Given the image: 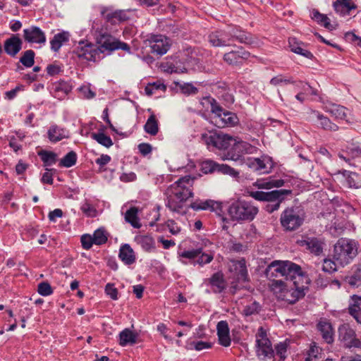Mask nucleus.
<instances>
[{"label": "nucleus", "mask_w": 361, "mask_h": 361, "mask_svg": "<svg viewBox=\"0 0 361 361\" xmlns=\"http://www.w3.org/2000/svg\"><path fill=\"white\" fill-rule=\"evenodd\" d=\"M310 279L306 273L296 275L286 282L282 280H272L270 288L276 298L288 304H295L305 295Z\"/></svg>", "instance_id": "f257e3e1"}, {"label": "nucleus", "mask_w": 361, "mask_h": 361, "mask_svg": "<svg viewBox=\"0 0 361 361\" xmlns=\"http://www.w3.org/2000/svg\"><path fill=\"white\" fill-rule=\"evenodd\" d=\"M195 177L185 176L169 185L165 192L166 207L172 212L185 213L187 201L193 197V184Z\"/></svg>", "instance_id": "f03ea898"}, {"label": "nucleus", "mask_w": 361, "mask_h": 361, "mask_svg": "<svg viewBox=\"0 0 361 361\" xmlns=\"http://www.w3.org/2000/svg\"><path fill=\"white\" fill-rule=\"evenodd\" d=\"M90 32L100 54L105 53L110 54L119 49L130 53V46L109 34L106 26L102 23L101 20L95 19L92 21Z\"/></svg>", "instance_id": "7ed1b4c3"}, {"label": "nucleus", "mask_w": 361, "mask_h": 361, "mask_svg": "<svg viewBox=\"0 0 361 361\" xmlns=\"http://www.w3.org/2000/svg\"><path fill=\"white\" fill-rule=\"evenodd\" d=\"M358 252V243L353 240L341 238L335 244L333 259L343 267L353 262Z\"/></svg>", "instance_id": "20e7f679"}, {"label": "nucleus", "mask_w": 361, "mask_h": 361, "mask_svg": "<svg viewBox=\"0 0 361 361\" xmlns=\"http://www.w3.org/2000/svg\"><path fill=\"white\" fill-rule=\"evenodd\" d=\"M304 273L299 265L290 261H274L266 269L268 277L283 276L286 281Z\"/></svg>", "instance_id": "39448f33"}, {"label": "nucleus", "mask_w": 361, "mask_h": 361, "mask_svg": "<svg viewBox=\"0 0 361 361\" xmlns=\"http://www.w3.org/2000/svg\"><path fill=\"white\" fill-rule=\"evenodd\" d=\"M227 212L233 221H252L258 213V208L249 202L238 200L229 204Z\"/></svg>", "instance_id": "423d86ee"}, {"label": "nucleus", "mask_w": 361, "mask_h": 361, "mask_svg": "<svg viewBox=\"0 0 361 361\" xmlns=\"http://www.w3.org/2000/svg\"><path fill=\"white\" fill-rule=\"evenodd\" d=\"M235 39L241 43H246L248 37L243 32H238L235 28L229 31L216 30L208 35V40L213 47L231 46L232 42Z\"/></svg>", "instance_id": "0eeeda50"}, {"label": "nucleus", "mask_w": 361, "mask_h": 361, "mask_svg": "<svg viewBox=\"0 0 361 361\" xmlns=\"http://www.w3.org/2000/svg\"><path fill=\"white\" fill-rule=\"evenodd\" d=\"M211 105V111L215 114L214 123L219 128L232 127L238 123V118L236 114L224 110L220 106L213 98H204Z\"/></svg>", "instance_id": "6e6552de"}, {"label": "nucleus", "mask_w": 361, "mask_h": 361, "mask_svg": "<svg viewBox=\"0 0 361 361\" xmlns=\"http://www.w3.org/2000/svg\"><path fill=\"white\" fill-rule=\"evenodd\" d=\"M202 141L209 149H226L232 145L235 141V137L223 133L209 132L201 135Z\"/></svg>", "instance_id": "1a4fd4ad"}, {"label": "nucleus", "mask_w": 361, "mask_h": 361, "mask_svg": "<svg viewBox=\"0 0 361 361\" xmlns=\"http://www.w3.org/2000/svg\"><path fill=\"white\" fill-rule=\"evenodd\" d=\"M256 353L259 359L262 361H274V351L262 327L258 329L256 334Z\"/></svg>", "instance_id": "9d476101"}, {"label": "nucleus", "mask_w": 361, "mask_h": 361, "mask_svg": "<svg viewBox=\"0 0 361 361\" xmlns=\"http://www.w3.org/2000/svg\"><path fill=\"white\" fill-rule=\"evenodd\" d=\"M231 146V151L227 153L224 159L242 163L243 154H252L256 151V147L247 142L241 140L237 137H235V141H233Z\"/></svg>", "instance_id": "9b49d317"}, {"label": "nucleus", "mask_w": 361, "mask_h": 361, "mask_svg": "<svg viewBox=\"0 0 361 361\" xmlns=\"http://www.w3.org/2000/svg\"><path fill=\"white\" fill-rule=\"evenodd\" d=\"M280 221L286 231H295L304 221L303 216L293 208L286 209L281 214Z\"/></svg>", "instance_id": "f8f14e48"}, {"label": "nucleus", "mask_w": 361, "mask_h": 361, "mask_svg": "<svg viewBox=\"0 0 361 361\" xmlns=\"http://www.w3.org/2000/svg\"><path fill=\"white\" fill-rule=\"evenodd\" d=\"M74 53L78 58L90 61H95L100 58L97 46L88 41H80Z\"/></svg>", "instance_id": "ddd939ff"}, {"label": "nucleus", "mask_w": 361, "mask_h": 361, "mask_svg": "<svg viewBox=\"0 0 361 361\" xmlns=\"http://www.w3.org/2000/svg\"><path fill=\"white\" fill-rule=\"evenodd\" d=\"M338 341L347 348H356L358 341L355 330L348 324L340 325L338 329Z\"/></svg>", "instance_id": "4468645a"}, {"label": "nucleus", "mask_w": 361, "mask_h": 361, "mask_svg": "<svg viewBox=\"0 0 361 361\" xmlns=\"http://www.w3.org/2000/svg\"><path fill=\"white\" fill-rule=\"evenodd\" d=\"M152 52L157 55L165 54L171 46V39L163 35H153L148 39Z\"/></svg>", "instance_id": "2eb2a0df"}, {"label": "nucleus", "mask_w": 361, "mask_h": 361, "mask_svg": "<svg viewBox=\"0 0 361 361\" xmlns=\"http://www.w3.org/2000/svg\"><path fill=\"white\" fill-rule=\"evenodd\" d=\"M245 164L250 169L259 173H268L273 167L271 158L265 156L260 158H249Z\"/></svg>", "instance_id": "dca6fc26"}, {"label": "nucleus", "mask_w": 361, "mask_h": 361, "mask_svg": "<svg viewBox=\"0 0 361 361\" xmlns=\"http://www.w3.org/2000/svg\"><path fill=\"white\" fill-rule=\"evenodd\" d=\"M308 114L309 120L324 130L336 131L338 130V126L336 123L331 122L328 117L319 111L310 109Z\"/></svg>", "instance_id": "f3484780"}, {"label": "nucleus", "mask_w": 361, "mask_h": 361, "mask_svg": "<svg viewBox=\"0 0 361 361\" xmlns=\"http://www.w3.org/2000/svg\"><path fill=\"white\" fill-rule=\"evenodd\" d=\"M250 53L243 48H238L237 50L231 51L224 55V61L230 66H239L243 63L249 56Z\"/></svg>", "instance_id": "a211bd4d"}, {"label": "nucleus", "mask_w": 361, "mask_h": 361, "mask_svg": "<svg viewBox=\"0 0 361 361\" xmlns=\"http://www.w3.org/2000/svg\"><path fill=\"white\" fill-rule=\"evenodd\" d=\"M249 195L258 201L274 202L276 199L280 198L282 194H289L290 190H276L270 192L262 191H248Z\"/></svg>", "instance_id": "6ab92c4d"}, {"label": "nucleus", "mask_w": 361, "mask_h": 361, "mask_svg": "<svg viewBox=\"0 0 361 361\" xmlns=\"http://www.w3.org/2000/svg\"><path fill=\"white\" fill-rule=\"evenodd\" d=\"M23 38L28 43L44 44L46 42L44 32L37 26H30L24 29Z\"/></svg>", "instance_id": "aec40b11"}, {"label": "nucleus", "mask_w": 361, "mask_h": 361, "mask_svg": "<svg viewBox=\"0 0 361 361\" xmlns=\"http://www.w3.org/2000/svg\"><path fill=\"white\" fill-rule=\"evenodd\" d=\"M230 271L233 272V276L238 282H245L248 281V274L246 267L245 260H233L231 262Z\"/></svg>", "instance_id": "412c9836"}, {"label": "nucleus", "mask_w": 361, "mask_h": 361, "mask_svg": "<svg viewBox=\"0 0 361 361\" xmlns=\"http://www.w3.org/2000/svg\"><path fill=\"white\" fill-rule=\"evenodd\" d=\"M23 45L22 39L16 35H13L4 42V47L5 52L11 57H15L21 50Z\"/></svg>", "instance_id": "4be33fe9"}, {"label": "nucleus", "mask_w": 361, "mask_h": 361, "mask_svg": "<svg viewBox=\"0 0 361 361\" xmlns=\"http://www.w3.org/2000/svg\"><path fill=\"white\" fill-rule=\"evenodd\" d=\"M204 283L210 286L212 291L215 293H221L226 287V283L221 272L214 274L211 278L205 280Z\"/></svg>", "instance_id": "5701e85b"}, {"label": "nucleus", "mask_w": 361, "mask_h": 361, "mask_svg": "<svg viewBox=\"0 0 361 361\" xmlns=\"http://www.w3.org/2000/svg\"><path fill=\"white\" fill-rule=\"evenodd\" d=\"M72 87L69 82L61 80L51 85V92L55 98L63 99L71 91Z\"/></svg>", "instance_id": "b1692460"}, {"label": "nucleus", "mask_w": 361, "mask_h": 361, "mask_svg": "<svg viewBox=\"0 0 361 361\" xmlns=\"http://www.w3.org/2000/svg\"><path fill=\"white\" fill-rule=\"evenodd\" d=\"M190 207L195 211L210 210L216 212L218 209H221V203L212 200H196L190 204Z\"/></svg>", "instance_id": "393cba45"}, {"label": "nucleus", "mask_w": 361, "mask_h": 361, "mask_svg": "<svg viewBox=\"0 0 361 361\" xmlns=\"http://www.w3.org/2000/svg\"><path fill=\"white\" fill-rule=\"evenodd\" d=\"M299 244L317 255L321 254L323 250V241L316 238H306L300 240Z\"/></svg>", "instance_id": "a878e982"}, {"label": "nucleus", "mask_w": 361, "mask_h": 361, "mask_svg": "<svg viewBox=\"0 0 361 361\" xmlns=\"http://www.w3.org/2000/svg\"><path fill=\"white\" fill-rule=\"evenodd\" d=\"M324 110L336 120H345L348 113L346 108L336 104H326L324 106Z\"/></svg>", "instance_id": "bb28decb"}, {"label": "nucleus", "mask_w": 361, "mask_h": 361, "mask_svg": "<svg viewBox=\"0 0 361 361\" xmlns=\"http://www.w3.org/2000/svg\"><path fill=\"white\" fill-rule=\"evenodd\" d=\"M217 335L219 343L224 346L228 347L231 345V338L229 335V328L227 322L220 321L216 326Z\"/></svg>", "instance_id": "cd10ccee"}, {"label": "nucleus", "mask_w": 361, "mask_h": 361, "mask_svg": "<svg viewBox=\"0 0 361 361\" xmlns=\"http://www.w3.org/2000/svg\"><path fill=\"white\" fill-rule=\"evenodd\" d=\"M348 310L350 314L359 324H361V296L353 295L349 300Z\"/></svg>", "instance_id": "c85d7f7f"}, {"label": "nucleus", "mask_w": 361, "mask_h": 361, "mask_svg": "<svg viewBox=\"0 0 361 361\" xmlns=\"http://www.w3.org/2000/svg\"><path fill=\"white\" fill-rule=\"evenodd\" d=\"M284 180L282 179H274L270 176L267 178L257 179L253 185L259 189L269 190L273 188H280L284 185Z\"/></svg>", "instance_id": "c756f323"}, {"label": "nucleus", "mask_w": 361, "mask_h": 361, "mask_svg": "<svg viewBox=\"0 0 361 361\" xmlns=\"http://www.w3.org/2000/svg\"><path fill=\"white\" fill-rule=\"evenodd\" d=\"M317 329L326 343H332L334 342V334L331 323L326 320H321L317 324Z\"/></svg>", "instance_id": "7c9ffc66"}, {"label": "nucleus", "mask_w": 361, "mask_h": 361, "mask_svg": "<svg viewBox=\"0 0 361 361\" xmlns=\"http://www.w3.org/2000/svg\"><path fill=\"white\" fill-rule=\"evenodd\" d=\"M288 44L291 51L297 54H300L307 59H311L313 58V54L303 47V43L297 40L295 38H289Z\"/></svg>", "instance_id": "2f4dec72"}, {"label": "nucleus", "mask_w": 361, "mask_h": 361, "mask_svg": "<svg viewBox=\"0 0 361 361\" xmlns=\"http://www.w3.org/2000/svg\"><path fill=\"white\" fill-rule=\"evenodd\" d=\"M135 241L146 252H152L155 250V242L150 235H137L135 237Z\"/></svg>", "instance_id": "473e14b6"}, {"label": "nucleus", "mask_w": 361, "mask_h": 361, "mask_svg": "<svg viewBox=\"0 0 361 361\" xmlns=\"http://www.w3.org/2000/svg\"><path fill=\"white\" fill-rule=\"evenodd\" d=\"M119 257L126 264H132L135 261V256L133 250L128 244L121 247Z\"/></svg>", "instance_id": "72a5a7b5"}, {"label": "nucleus", "mask_w": 361, "mask_h": 361, "mask_svg": "<svg viewBox=\"0 0 361 361\" xmlns=\"http://www.w3.org/2000/svg\"><path fill=\"white\" fill-rule=\"evenodd\" d=\"M47 134L48 138L52 142H59L68 137L67 131L56 125L51 126L49 128Z\"/></svg>", "instance_id": "f704fd0d"}, {"label": "nucleus", "mask_w": 361, "mask_h": 361, "mask_svg": "<svg viewBox=\"0 0 361 361\" xmlns=\"http://www.w3.org/2000/svg\"><path fill=\"white\" fill-rule=\"evenodd\" d=\"M137 334L129 329H125L119 334V344L122 346L133 345L137 342Z\"/></svg>", "instance_id": "c9c22d12"}, {"label": "nucleus", "mask_w": 361, "mask_h": 361, "mask_svg": "<svg viewBox=\"0 0 361 361\" xmlns=\"http://www.w3.org/2000/svg\"><path fill=\"white\" fill-rule=\"evenodd\" d=\"M69 38V34L67 32H62L55 35L51 40V49L54 51H58L62 44L67 42Z\"/></svg>", "instance_id": "e433bc0d"}, {"label": "nucleus", "mask_w": 361, "mask_h": 361, "mask_svg": "<svg viewBox=\"0 0 361 361\" xmlns=\"http://www.w3.org/2000/svg\"><path fill=\"white\" fill-rule=\"evenodd\" d=\"M311 17L325 28L333 30L334 26L331 24L330 19L324 14L319 13L317 10H313L311 13Z\"/></svg>", "instance_id": "4c0bfd02"}, {"label": "nucleus", "mask_w": 361, "mask_h": 361, "mask_svg": "<svg viewBox=\"0 0 361 361\" xmlns=\"http://www.w3.org/2000/svg\"><path fill=\"white\" fill-rule=\"evenodd\" d=\"M137 212L138 209L136 207H130L125 214V219L127 222L130 224L133 227L139 228L141 227V224L137 217Z\"/></svg>", "instance_id": "58836bf2"}, {"label": "nucleus", "mask_w": 361, "mask_h": 361, "mask_svg": "<svg viewBox=\"0 0 361 361\" xmlns=\"http://www.w3.org/2000/svg\"><path fill=\"white\" fill-rule=\"evenodd\" d=\"M145 131L151 135H156L159 131L158 121L154 114L151 115L144 126Z\"/></svg>", "instance_id": "ea45409f"}, {"label": "nucleus", "mask_w": 361, "mask_h": 361, "mask_svg": "<svg viewBox=\"0 0 361 361\" xmlns=\"http://www.w3.org/2000/svg\"><path fill=\"white\" fill-rule=\"evenodd\" d=\"M333 6L335 11L340 14H345L355 8L348 0H336Z\"/></svg>", "instance_id": "a19ab883"}, {"label": "nucleus", "mask_w": 361, "mask_h": 361, "mask_svg": "<svg viewBox=\"0 0 361 361\" xmlns=\"http://www.w3.org/2000/svg\"><path fill=\"white\" fill-rule=\"evenodd\" d=\"M100 13L102 17L107 23H110L111 24H116L121 23V21L118 20V18L117 17L116 11H113L109 8L102 7L100 10Z\"/></svg>", "instance_id": "79ce46f5"}, {"label": "nucleus", "mask_w": 361, "mask_h": 361, "mask_svg": "<svg viewBox=\"0 0 361 361\" xmlns=\"http://www.w3.org/2000/svg\"><path fill=\"white\" fill-rule=\"evenodd\" d=\"M108 233L103 228L97 229L93 233V240L95 245H103L106 243L108 240Z\"/></svg>", "instance_id": "37998d69"}, {"label": "nucleus", "mask_w": 361, "mask_h": 361, "mask_svg": "<svg viewBox=\"0 0 361 361\" xmlns=\"http://www.w3.org/2000/svg\"><path fill=\"white\" fill-rule=\"evenodd\" d=\"M35 52L32 49L23 52L20 59V62L25 67L30 68L35 63Z\"/></svg>", "instance_id": "c03bdc74"}, {"label": "nucleus", "mask_w": 361, "mask_h": 361, "mask_svg": "<svg viewBox=\"0 0 361 361\" xmlns=\"http://www.w3.org/2000/svg\"><path fill=\"white\" fill-rule=\"evenodd\" d=\"M347 282L353 287H358L361 285V264L356 267L353 274L347 279Z\"/></svg>", "instance_id": "a18cd8bd"}, {"label": "nucleus", "mask_w": 361, "mask_h": 361, "mask_svg": "<svg viewBox=\"0 0 361 361\" xmlns=\"http://www.w3.org/2000/svg\"><path fill=\"white\" fill-rule=\"evenodd\" d=\"M177 86L179 87L181 92L185 95H195L197 94L198 89L195 87L192 83L190 82H184V83H180L176 82V83Z\"/></svg>", "instance_id": "49530a36"}, {"label": "nucleus", "mask_w": 361, "mask_h": 361, "mask_svg": "<svg viewBox=\"0 0 361 361\" xmlns=\"http://www.w3.org/2000/svg\"><path fill=\"white\" fill-rule=\"evenodd\" d=\"M261 310V305L259 302L254 301L250 304L247 305L245 306L243 314L245 317L252 316L254 314H257Z\"/></svg>", "instance_id": "de8ad7c7"}, {"label": "nucleus", "mask_w": 361, "mask_h": 361, "mask_svg": "<svg viewBox=\"0 0 361 361\" xmlns=\"http://www.w3.org/2000/svg\"><path fill=\"white\" fill-rule=\"evenodd\" d=\"M39 156L46 166H51L56 161V154L52 152L42 151Z\"/></svg>", "instance_id": "09e8293b"}, {"label": "nucleus", "mask_w": 361, "mask_h": 361, "mask_svg": "<svg viewBox=\"0 0 361 361\" xmlns=\"http://www.w3.org/2000/svg\"><path fill=\"white\" fill-rule=\"evenodd\" d=\"M92 137L102 145L109 147L113 145V142L109 136L106 135L103 133H92Z\"/></svg>", "instance_id": "8fccbe9b"}, {"label": "nucleus", "mask_w": 361, "mask_h": 361, "mask_svg": "<svg viewBox=\"0 0 361 361\" xmlns=\"http://www.w3.org/2000/svg\"><path fill=\"white\" fill-rule=\"evenodd\" d=\"M346 183L349 188H361V178L356 173H349V174L346 177Z\"/></svg>", "instance_id": "3c124183"}, {"label": "nucleus", "mask_w": 361, "mask_h": 361, "mask_svg": "<svg viewBox=\"0 0 361 361\" xmlns=\"http://www.w3.org/2000/svg\"><path fill=\"white\" fill-rule=\"evenodd\" d=\"M338 264L334 259L326 258L323 260L322 270L324 272L331 274L337 271Z\"/></svg>", "instance_id": "603ef678"}, {"label": "nucleus", "mask_w": 361, "mask_h": 361, "mask_svg": "<svg viewBox=\"0 0 361 361\" xmlns=\"http://www.w3.org/2000/svg\"><path fill=\"white\" fill-rule=\"evenodd\" d=\"M77 160V155L75 152L71 151L68 152L62 159L60 161V166L69 168L75 164Z\"/></svg>", "instance_id": "864d4df0"}, {"label": "nucleus", "mask_w": 361, "mask_h": 361, "mask_svg": "<svg viewBox=\"0 0 361 361\" xmlns=\"http://www.w3.org/2000/svg\"><path fill=\"white\" fill-rule=\"evenodd\" d=\"M217 164H218L216 162L212 160H205L202 161L201 164V170L204 173H211L215 172L216 171Z\"/></svg>", "instance_id": "5fc2aeb1"}, {"label": "nucleus", "mask_w": 361, "mask_h": 361, "mask_svg": "<svg viewBox=\"0 0 361 361\" xmlns=\"http://www.w3.org/2000/svg\"><path fill=\"white\" fill-rule=\"evenodd\" d=\"M216 171L223 174L229 175L233 178L239 176V172L226 164H217Z\"/></svg>", "instance_id": "6e6d98bb"}, {"label": "nucleus", "mask_w": 361, "mask_h": 361, "mask_svg": "<svg viewBox=\"0 0 361 361\" xmlns=\"http://www.w3.org/2000/svg\"><path fill=\"white\" fill-rule=\"evenodd\" d=\"M293 82L294 81L291 78H287L283 75H279L276 77H274L270 80V84L274 86L288 85Z\"/></svg>", "instance_id": "4d7b16f0"}, {"label": "nucleus", "mask_w": 361, "mask_h": 361, "mask_svg": "<svg viewBox=\"0 0 361 361\" xmlns=\"http://www.w3.org/2000/svg\"><path fill=\"white\" fill-rule=\"evenodd\" d=\"M166 89V87L164 84L157 82L148 84V85L146 86L145 91V93L148 96H151L157 90H161L162 91H165Z\"/></svg>", "instance_id": "13d9d810"}, {"label": "nucleus", "mask_w": 361, "mask_h": 361, "mask_svg": "<svg viewBox=\"0 0 361 361\" xmlns=\"http://www.w3.org/2000/svg\"><path fill=\"white\" fill-rule=\"evenodd\" d=\"M321 353L320 348L316 345H312L308 351L307 356L305 359L306 361H318L320 357Z\"/></svg>", "instance_id": "bf43d9fd"}, {"label": "nucleus", "mask_w": 361, "mask_h": 361, "mask_svg": "<svg viewBox=\"0 0 361 361\" xmlns=\"http://www.w3.org/2000/svg\"><path fill=\"white\" fill-rule=\"evenodd\" d=\"M346 152L353 158L361 157V144L358 145L351 144L347 146Z\"/></svg>", "instance_id": "052dcab7"}, {"label": "nucleus", "mask_w": 361, "mask_h": 361, "mask_svg": "<svg viewBox=\"0 0 361 361\" xmlns=\"http://www.w3.org/2000/svg\"><path fill=\"white\" fill-rule=\"evenodd\" d=\"M161 67H162V68L164 69V71L165 72H167V73H183L184 70H185V68H183V69L180 68L176 66L175 64H173V63H170V62H166V63H162Z\"/></svg>", "instance_id": "680f3d73"}, {"label": "nucleus", "mask_w": 361, "mask_h": 361, "mask_svg": "<svg viewBox=\"0 0 361 361\" xmlns=\"http://www.w3.org/2000/svg\"><path fill=\"white\" fill-rule=\"evenodd\" d=\"M37 291L42 296H48L53 293L51 286L47 282L40 283L38 285Z\"/></svg>", "instance_id": "e2e57ef3"}, {"label": "nucleus", "mask_w": 361, "mask_h": 361, "mask_svg": "<svg viewBox=\"0 0 361 361\" xmlns=\"http://www.w3.org/2000/svg\"><path fill=\"white\" fill-rule=\"evenodd\" d=\"M275 348L276 355L283 361L286 357L288 344L286 342H282L279 343Z\"/></svg>", "instance_id": "0e129e2a"}, {"label": "nucleus", "mask_w": 361, "mask_h": 361, "mask_svg": "<svg viewBox=\"0 0 361 361\" xmlns=\"http://www.w3.org/2000/svg\"><path fill=\"white\" fill-rule=\"evenodd\" d=\"M202 248L185 250L180 253V256L184 258L193 259L202 253Z\"/></svg>", "instance_id": "69168bd1"}, {"label": "nucleus", "mask_w": 361, "mask_h": 361, "mask_svg": "<svg viewBox=\"0 0 361 361\" xmlns=\"http://www.w3.org/2000/svg\"><path fill=\"white\" fill-rule=\"evenodd\" d=\"M80 241L82 243V246L85 250H89L92 247L93 244H94V241L93 240V237L89 234H85L81 236Z\"/></svg>", "instance_id": "338daca9"}, {"label": "nucleus", "mask_w": 361, "mask_h": 361, "mask_svg": "<svg viewBox=\"0 0 361 361\" xmlns=\"http://www.w3.org/2000/svg\"><path fill=\"white\" fill-rule=\"evenodd\" d=\"M199 256L200 257L195 262V264H200L201 266L210 263L214 259V255L211 253L208 254L202 252Z\"/></svg>", "instance_id": "774afa93"}]
</instances>
